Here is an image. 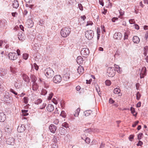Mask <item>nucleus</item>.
I'll list each match as a JSON object with an SVG mask.
<instances>
[{
  "label": "nucleus",
  "mask_w": 148,
  "mask_h": 148,
  "mask_svg": "<svg viewBox=\"0 0 148 148\" xmlns=\"http://www.w3.org/2000/svg\"><path fill=\"white\" fill-rule=\"evenodd\" d=\"M44 24V22L42 20H41L39 21V25H42Z\"/></svg>",
  "instance_id": "nucleus-61"
},
{
  "label": "nucleus",
  "mask_w": 148,
  "mask_h": 148,
  "mask_svg": "<svg viewBox=\"0 0 148 148\" xmlns=\"http://www.w3.org/2000/svg\"><path fill=\"white\" fill-rule=\"evenodd\" d=\"M78 7L79 8V9L82 11L83 10V6L81 4V3H79L78 4Z\"/></svg>",
  "instance_id": "nucleus-48"
},
{
  "label": "nucleus",
  "mask_w": 148,
  "mask_h": 148,
  "mask_svg": "<svg viewBox=\"0 0 148 148\" xmlns=\"http://www.w3.org/2000/svg\"><path fill=\"white\" fill-rule=\"evenodd\" d=\"M62 78L61 76L60 75H57L54 77L53 81L55 83H58L61 81Z\"/></svg>",
  "instance_id": "nucleus-5"
},
{
  "label": "nucleus",
  "mask_w": 148,
  "mask_h": 148,
  "mask_svg": "<svg viewBox=\"0 0 148 148\" xmlns=\"http://www.w3.org/2000/svg\"><path fill=\"white\" fill-rule=\"evenodd\" d=\"M26 25L28 28L32 27L34 25V23L32 21L31 19L27 20L26 23Z\"/></svg>",
  "instance_id": "nucleus-12"
},
{
  "label": "nucleus",
  "mask_w": 148,
  "mask_h": 148,
  "mask_svg": "<svg viewBox=\"0 0 148 148\" xmlns=\"http://www.w3.org/2000/svg\"><path fill=\"white\" fill-rule=\"evenodd\" d=\"M25 130V127L24 125L20 124L17 128V130L18 132L20 133L23 132Z\"/></svg>",
  "instance_id": "nucleus-11"
},
{
  "label": "nucleus",
  "mask_w": 148,
  "mask_h": 148,
  "mask_svg": "<svg viewBox=\"0 0 148 148\" xmlns=\"http://www.w3.org/2000/svg\"><path fill=\"white\" fill-rule=\"evenodd\" d=\"M45 75L48 78H51L54 75V71L50 68H48L45 70Z\"/></svg>",
  "instance_id": "nucleus-2"
},
{
  "label": "nucleus",
  "mask_w": 148,
  "mask_h": 148,
  "mask_svg": "<svg viewBox=\"0 0 148 148\" xmlns=\"http://www.w3.org/2000/svg\"><path fill=\"white\" fill-rule=\"evenodd\" d=\"M18 38L21 41H23L25 39V37L24 36V35L21 32L18 33Z\"/></svg>",
  "instance_id": "nucleus-14"
},
{
  "label": "nucleus",
  "mask_w": 148,
  "mask_h": 148,
  "mask_svg": "<svg viewBox=\"0 0 148 148\" xmlns=\"http://www.w3.org/2000/svg\"><path fill=\"white\" fill-rule=\"evenodd\" d=\"M141 103L140 102H139L136 104V107L137 108H139L140 107Z\"/></svg>",
  "instance_id": "nucleus-63"
},
{
  "label": "nucleus",
  "mask_w": 148,
  "mask_h": 148,
  "mask_svg": "<svg viewBox=\"0 0 148 148\" xmlns=\"http://www.w3.org/2000/svg\"><path fill=\"white\" fill-rule=\"evenodd\" d=\"M130 110L131 111V113L133 114V115L136 116L137 115V113H136L135 114H134L135 113V109L132 107H131L130 108Z\"/></svg>",
  "instance_id": "nucleus-32"
},
{
  "label": "nucleus",
  "mask_w": 148,
  "mask_h": 148,
  "mask_svg": "<svg viewBox=\"0 0 148 148\" xmlns=\"http://www.w3.org/2000/svg\"><path fill=\"white\" fill-rule=\"evenodd\" d=\"M143 135V134L141 133H140L138 134V139L140 140L141 139V137L142 135Z\"/></svg>",
  "instance_id": "nucleus-47"
},
{
  "label": "nucleus",
  "mask_w": 148,
  "mask_h": 148,
  "mask_svg": "<svg viewBox=\"0 0 148 148\" xmlns=\"http://www.w3.org/2000/svg\"><path fill=\"white\" fill-rule=\"evenodd\" d=\"M12 5L14 8H17L19 6V4L17 0H14L13 1Z\"/></svg>",
  "instance_id": "nucleus-21"
},
{
  "label": "nucleus",
  "mask_w": 148,
  "mask_h": 148,
  "mask_svg": "<svg viewBox=\"0 0 148 148\" xmlns=\"http://www.w3.org/2000/svg\"><path fill=\"white\" fill-rule=\"evenodd\" d=\"M143 144V142L140 140H139L137 145V146H141Z\"/></svg>",
  "instance_id": "nucleus-57"
},
{
  "label": "nucleus",
  "mask_w": 148,
  "mask_h": 148,
  "mask_svg": "<svg viewBox=\"0 0 148 148\" xmlns=\"http://www.w3.org/2000/svg\"><path fill=\"white\" fill-rule=\"evenodd\" d=\"M140 39L137 36H134L133 38V41L134 43L138 44L140 42Z\"/></svg>",
  "instance_id": "nucleus-20"
},
{
  "label": "nucleus",
  "mask_w": 148,
  "mask_h": 148,
  "mask_svg": "<svg viewBox=\"0 0 148 148\" xmlns=\"http://www.w3.org/2000/svg\"><path fill=\"white\" fill-rule=\"evenodd\" d=\"M128 40H124L123 45V46H125V47H127L129 45Z\"/></svg>",
  "instance_id": "nucleus-35"
},
{
  "label": "nucleus",
  "mask_w": 148,
  "mask_h": 148,
  "mask_svg": "<svg viewBox=\"0 0 148 148\" xmlns=\"http://www.w3.org/2000/svg\"><path fill=\"white\" fill-rule=\"evenodd\" d=\"M51 148H58V146L56 144L54 143L52 145Z\"/></svg>",
  "instance_id": "nucleus-52"
},
{
  "label": "nucleus",
  "mask_w": 148,
  "mask_h": 148,
  "mask_svg": "<svg viewBox=\"0 0 148 148\" xmlns=\"http://www.w3.org/2000/svg\"><path fill=\"white\" fill-rule=\"evenodd\" d=\"M14 86L16 88L19 89L21 87V84L20 83H17V82H16L14 84Z\"/></svg>",
  "instance_id": "nucleus-31"
},
{
  "label": "nucleus",
  "mask_w": 148,
  "mask_h": 148,
  "mask_svg": "<svg viewBox=\"0 0 148 148\" xmlns=\"http://www.w3.org/2000/svg\"><path fill=\"white\" fill-rule=\"evenodd\" d=\"M47 109L48 111L51 112L53 110L54 107L53 105L49 104L47 106Z\"/></svg>",
  "instance_id": "nucleus-16"
},
{
  "label": "nucleus",
  "mask_w": 148,
  "mask_h": 148,
  "mask_svg": "<svg viewBox=\"0 0 148 148\" xmlns=\"http://www.w3.org/2000/svg\"><path fill=\"white\" fill-rule=\"evenodd\" d=\"M114 101L112 98H110L109 100V102L110 104H113L114 102Z\"/></svg>",
  "instance_id": "nucleus-55"
},
{
  "label": "nucleus",
  "mask_w": 148,
  "mask_h": 148,
  "mask_svg": "<svg viewBox=\"0 0 148 148\" xmlns=\"http://www.w3.org/2000/svg\"><path fill=\"white\" fill-rule=\"evenodd\" d=\"M92 22L91 21H88L86 26H87L89 25H92Z\"/></svg>",
  "instance_id": "nucleus-58"
},
{
  "label": "nucleus",
  "mask_w": 148,
  "mask_h": 148,
  "mask_svg": "<svg viewBox=\"0 0 148 148\" xmlns=\"http://www.w3.org/2000/svg\"><path fill=\"white\" fill-rule=\"evenodd\" d=\"M144 54L145 56H146L147 53L148 51V46H146L144 47L143 48Z\"/></svg>",
  "instance_id": "nucleus-30"
},
{
  "label": "nucleus",
  "mask_w": 148,
  "mask_h": 148,
  "mask_svg": "<svg viewBox=\"0 0 148 148\" xmlns=\"http://www.w3.org/2000/svg\"><path fill=\"white\" fill-rule=\"evenodd\" d=\"M83 60L81 56H78L77 58V62L79 64H82L83 62Z\"/></svg>",
  "instance_id": "nucleus-18"
},
{
  "label": "nucleus",
  "mask_w": 148,
  "mask_h": 148,
  "mask_svg": "<svg viewBox=\"0 0 148 148\" xmlns=\"http://www.w3.org/2000/svg\"><path fill=\"white\" fill-rule=\"evenodd\" d=\"M147 70L145 67H143L141 70L140 74V77L141 78H143L146 75Z\"/></svg>",
  "instance_id": "nucleus-7"
},
{
  "label": "nucleus",
  "mask_w": 148,
  "mask_h": 148,
  "mask_svg": "<svg viewBox=\"0 0 148 148\" xmlns=\"http://www.w3.org/2000/svg\"><path fill=\"white\" fill-rule=\"evenodd\" d=\"M42 101V100L41 99H38L35 101L34 103L35 104L38 105L41 103Z\"/></svg>",
  "instance_id": "nucleus-34"
},
{
  "label": "nucleus",
  "mask_w": 148,
  "mask_h": 148,
  "mask_svg": "<svg viewBox=\"0 0 148 148\" xmlns=\"http://www.w3.org/2000/svg\"><path fill=\"white\" fill-rule=\"evenodd\" d=\"M6 21L5 19H3L0 21V26L1 27H5L6 25Z\"/></svg>",
  "instance_id": "nucleus-24"
},
{
  "label": "nucleus",
  "mask_w": 148,
  "mask_h": 148,
  "mask_svg": "<svg viewBox=\"0 0 148 148\" xmlns=\"http://www.w3.org/2000/svg\"><path fill=\"white\" fill-rule=\"evenodd\" d=\"M52 101L55 104H57V101L56 100V99L53 98V99H52Z\"/></svg>",
  "instance_id": "nucleus-64"
},
{
  "label": "nucleus",
  "mask_w": 148,
  "mask_h": 148,
  "mask_svg": "<svg viewBox=\"0 0 148 148\" xmlns=\"http://www.w3.org/2000/svg\"><path fill=\"white\" fill-rule=\"evenodd\" d=\"M6 117V116L4 113H0V122L4 121Z\"/></svg>",
  "instance_id": "nucleus-15"
},
{
  "label": "nucleus",
  "mask_w": 148,
  "mask_h": 148,
  "mask_svg": "<svg viewBox=\"0 0 148 148\" xmlns=\"http://www.w3.org/2000/svg\"><path fill=\"white\" fill-rule=\"evenodd\" d=\"M63 79L65 81H67L69 80L70 77L69 75L68 74L65 75L63 77Z\"/></svg>",
  "instance_id": "nucleus-33"
},
{
  "label": "nucleus",
  "mask_w": 148,
  "mask_h": 148,
  "mask_svg": "<svg viewBox=\"0 0 148 148\" xmlns=\"http://www.w3.org/2000/svg\"><path fill=\"white\" fill-rule=\"evenodd\" d=\"M71 31V29L69 27H64L61 29L60 33L62 36L63 37H66L70 34Z\"/></svg>",
  "instance_id": "nucleus-1"
},
{
  "label": "nucleus",
  "mask_w": 148,
  "mask_h": 148,
  "mask_svg": "<svg viewBox=\"0 0 148 148\" xmlns=\"http://www.w3.org/2000/svg\"><path fill=\"white\" fill-rule=\"evenodd\" d=\"M49 129L51 133L54 134L57 130V127L53 124H51L49 126Z\"/></svg>",
  "instance_id": "nucleus-9"
},
{
  "label": "nucleus",
  "mask_w": 148,
  "mask_h": 148,
  "mask_svg": "<svg viewBox=\"0 0 148 148\" xmlns=\"http://www.w3.org/2000/svg\"><path fill=\"white\" fill-rule=\"evenodd\" d=\"M128 35L126 33H125L124 34V40H128Z\"/></svg>",
  "instance_id": "nucleus-39"
},
{
  "label": "nucleus",
  "mask_w": 148,
  "mask_h": 148,
  "mask_svg": "<svg viewBox=\"0 0 148 148\" xmlns=\"http://www.w3.org/2000/svg\"><path fill=\"white\" fill-rule=\"evenodd\" d=\"M140 97V93L138 92L136 94V99L137 100H138Z\"/></svg>",
  "instance_id": "nucleus-46"
},
{
  "label": "nucleus",
  "mask_w": 148,
  "mask_h": 148,
  "mask_svg": "<svg viewBox=\"0 0 148 148\" xmlns=\"http://www.w3.org/2000/svg\"><path fill=\"white\" fill-rule=\"evenodd\" d=\"M52 141L54 142L55 144L56 143H57V142L58 140L56 137H54L52 139Z\"/></svg>",
  "instance_id": "nucleus-51"
},
{
  "label": "nucleus",
  "mask_w": 148,
  "mask_h": 148,
  "mask_svg": "<svg viewBox=\"0 0 148 148\" xmlns=\"http://www.w3.org/2000/svg\"><path fill=\"white\" fill-rule=\"evenodd\" d=\"M38 87V86L37 83H34L32 85V90L34 91H36L37 90Z\"/></svg>",
  "instance_id": "nucleus-27"
},
{
  "label": "nucleus",
  "mask_w": 148,
  "mask_h": 148,
  "mask_svg": "<svg viewBox=\"0 0 148 148\" xmlns=\"http://www.w3.org/2000/svg\"><path fill=\"white\" fill-rule=\"evenodd\" d=\"M100 4L102 6L104 5V3L102 0H99V1Z\"/></svg>",
  "instance_id": "nucleus-60"
},
{
  "label": "nucleus",
  "mask_w": 148,
  "mask_h": 148,
  "mask_svg": "<svg viewBox=\"0 0 148 148\" xmlns=\"http://www.w3.org/2000/svg\"><path fill=\"white\" fill-rule=\"evenodd\" d=\"M66 130L63 127H60L59 129V132L61 135H64L65 133Z\"/></svg>",
  "instance_id": "nucleus-19"
},
{
  "label": "nucleus",
  "mask_w": 148,
  "mask_h": 148,
  "mask_svg": "<svg viewBox=\"0 0 148 148\" xmlns=\"http://www.w3.org/2000/svg\"><path fill=\"white\" fill-rule=\"evenodd\" d=\"M118 18L114 17L112 18V21L113 22H115L116 21L118 20Z\"/></svg>",
  "instance_id": "nucleus-59"
},
{
  "label": "nucleus",
  "mask_w": 148,
  "mask_h": 148,
  "mask_svg": "<svg viewBox=\"0 0 148 148\" xmlns=\"http://www.w3.org/2000/svg\"><path fill=\"white\" fill-rule=\"evenodd\" d=\"M134 25V27H135V28L137 29V30H138L139 29V26L137 24H135Z\"/></svg>",
  "instance_id": "nucleus-62"
},
{
  "label": "nucleus",
  "mask_w": 148,
  "mask_h": 148,
  "mask_svg": "<svg viewBox=\"0 0 148 148\" xmlns=\"http://www.w3.org/2000/svg\"><path fill=\"white\" fill-rule=\"evenodd\" d=\"M23 57L24 59L26 60L28 57V55L27 53H24L23 54Z\"/></svg>",
  "instance_id": "nucleus-38"
},
{
  "label": "nucleus",
  "mask_w": 148,
  "mask_h": 148,
  "mask_svg": "<svg viewBox=\"0 0 148 148\" xmlns=\"http://www.w3.org/2000/svg\"><path fill=\"white\" fill-rule=\"evenodd\" d=\"M62 126L66 128H67L69 127L68 124L66 122L63 123L62 125Z\"/></svg>",
  "instance_id": "nucleus-45"
},
{
  "label": "nucleus",
  "mask_w": 148,
  "mask_h": 148,
  "mask_svg": "<svg viewBox=\"0 0 148 148\" xmlns=\"http://www.w3.org/2000/svg\"><path fill=\"white\" fill-rule=\"evenodd\" d=\"M7 73L4 69H1L0 70V75L1 76L5 75Z\"/></svg>",
  "instance_id": "nucleus-25"
},
{
  "label": "nucleus",
  "mask_w": 148,
  "mask_h": 148,
  "mask_svg": "<svg viewBox=\"0 0 148 148\" xmlns=\"http://www.w3.org/2000/svg\"><path fill=\"white\" fill-rule=\"evenodd\" d=\"M47 93V91L45 89H43L41 91V95H46Z\"/></svg>",
  "instance_id": "nucleus-37"
},
{
  "label": "nucleus",
  "mask_w": 148,
  "mask_h": 148,
  "mask_svg": "<svg viewBox=\"0 0 148 148\" xmlns=\"http://www.w3.org/2000/svg\"><path fill=\"white\" fill-rule=\"evenodd\" d=\"M77 71L79 74H82L84 72V69L82 66H79L77 69Z\"/></svg>",
  "instance_id": "nucleus-23"
},
{
  "label": "nucleus",
  "mask_w": 148,
  "mask_h": 148,
  "mask_svg": "<svg viewBox=\"0 0 148 148\" xmlns=\"http://www.w3.org/2000/svg\"><path fill=\"white\" fill-rule=\"evenodd\" d=\"M65 112L64 111H62L60 114V115H61L62 117H65Z\"/></svg>",
  "instance_id": "nucleus-54"
},
{
  "label": "nucleus",
  "mask_w": 148,
  "mask_h": 148,
  "mask_svg": "<svg viewBox=\"0 0 148 148\" xmlns=\"http://www.w3.org/2000/svg\"><path fill=\"white\" fill-rule=\"evenodd\" d=\"M22 77L23 79L25 82L27 83L29 82L30 79L29 77L27 75L25 74H23L22 75Z\"/></svg>",
  "instance_id": "nucleus-17"
},
{
  "label": "nucleus",
  "mask_w": 148,
  "mask_h": 148,
  "mask_svg": "<svg viewBox=\"0 0 148 148\" xmlns=\"http://www.w3.org/2000/svg\"><path fill=\"white\" fill-rule=\"evenodd\" d=\"M94 32L91 30L86 31L85 33V37L88 40H91L93 37Z\"/></svg>",
  "instance_id": "nucleus-3"
},
{
  "label": "nucleus",
  "mask_w": 148,
  "mask_h": 148,
  "mask_svg": "<svg viewBox=\"0 0 148 148\" xmlns=\"http://www.w3.org/2000/svg\"><path fill=\"white\" fill-rule=\"evenodd\" d=\"M34 66V67L35 69L36 70H38V66L36 64V63H34L33 64Z\"/></svg>",
  "instance_id": "nucleus-50"
},
{
  "label": "nucleus",
  "mask_w": 148,
  "mask_h": 148,
  "mask_svg": "<svg viewBox=\"0 0 148 148\" xmlns=\"http://www.w3.org/2000/svg\"><path fill=\"white\" fill-rule=\"evenodd\" d=\"M121 90L119 88H115L114 90V92L115 94H118L119 96H121L122 94L120 93Z\"/></svg>",
  "instance_id": "nucleus-22"
},
{
  "label": "nucleus",
  "mask_w": 148,
  "mask_h": 148,
  "mask_svg": "<svg viewBox=\"0 0 148 148\" xmlns=\"http://www.w3.org/2000/svg\"><path fill=\"white\" fill-rule=\"evenodd\" d=\"M139 123V121H135L134 122V124H133L132 125V126L133 127H135V126L138 124V123Z\"/></svg>",
  "instance_id": "nucleus-56"
},
{
  "label": "nucleus",
  "mask_w": 148,
  "mask_h": 148,
  "mask_svg": "<svg viewBox=\"0 0 148 148\" xmlns=\"http://www.w3.org/2000/svg\"><path fill=\"white\" fill-rule=\"evenodd\" d=\"M80 108H78L75 111L74 113V115L75 117H77L79 115V113L80 111Z\"/></svg>",
  "instance_id": "nucleus-26"
},
{
  "label": "nucleus",
  "mask_w": 148,
  "mask_h": 148,
  "mask_svg": "<svg viewBox=\"0 0 148 148\" xmlns=\"http://www.w3.org/2000/svg\"><path fill=\"white\" fill-rule=\"evenodd\" d=\"M92 111L90 110H86L84 112L85 116H89L92 112Z\"/></svg>",
  "instance_id": "nucleus-28"
},
{
  "label": "nucleus",
  "mask_w": 148,
  "mask_h": 148,
  "mask_svg": "<svg viewBox=\"0 0 148 148\" xmlns=\"http://www.w3.org/2000/svg\"><path fill=\"white\" fill-rule=\"evenodd\" d=\"M36 78L35 76L34 75H33L32 77V81L33 82V84L34 83H36V80L35 79V78Z\"/></svg>",
  "instance_id": "nucleus-40"
},
{
  "label": "nucleus",
  "mask_w": 148,
  "mask_h": 148,
  "mask_svg": "<svg viewBox=\"0 0 148 148\" xmlns=\"http://www.w3.org/2000/svg\"><path fill=\"white\" fill-rule=\"evenodd\" d=\"M46 103H43L42 104V105L40 106V109H44L46 106Z\"/></svg>",
  "instance_id": "nucleus-49"
},
{
  "label": "nucleus",
  "mask_w": 148,
  "mask_h": 148,
  "mask_svg": "<svg viewBox=\"0 0 148 148\" xmlns=\"http://www.w3.org/2000/svg\"><path fill=\"white\" fill-rule=\"evenodd\" d=\"M89 50L88 48H82L81 51V54L83 57H85L88 56L89 53Z\"/></svg>",
  "instance_id": "nucleus-4"
},
{
  "label": "nucleus",
  "mask_w": 148,
  "mask_h": 148,
  "mask_svg": "<svg viewBox=\"0 0 148 148\" xmlns=\"http://www.w3.org/2000/svg\"><path fill=\"white\" fill-rule=\"evenodd\" d=\"M106 84L108 86H110L111 84V82L109 80H107L105 81Z\"/></svg>",
  "instance_id": "nucleus-41"
},
{
  "label": "nucleus",
  "mask_w": 148,
  "mask_h": 148,
  "mask_svg": "<svg viewBox=\"0 0 148 148\" xmlns=\"http://www.w3.org/2000/svg\"><path fill=\"white\" fill-rule=\"evenodd\" d=\"M28 110H21L22 113V115L23 116H25L28 115L29 114L27 113L28 112Z\"/></svg>",
  "instance_id": "nucleus-29"
},
{
  "label": "nucleus",
  "mask_w": 148,
  "mask_h": 148,
  "mask_svg": "<svg viewBox=\"0 0 148 148\" xmlns=\"http://www.w3.org/2000/svg\"><path fill=\"white\" fill-rule=\"evenodd\" d=\"M8 56L9 58L11 60H14L17 58V54L15 53H10Z\"/></svg>",
  "instance_id": "nucleus-8"
},
{
  "label": "nucleus",
  "mask_w": 148,
  "mask_h": 148,
  "mask_svg": "<svg viewBox=\"0 0 148 148\" xmlns=\"http://www.w3.org/2000/svg\"><path fill=\"white\" fill-rule=\"evenodd\" d=\"M6 42L5 41H3L2 40H0V47H2L3 46L5 45Z\"/></svg>",
  "instance_id": "nucleus-36"
},
{
  "label": "nucleus",
  "mask_w": 148,
  "mask_h": 148,
  "mask_svg": "<svg viewBox=\"0 0 148 148\" xmlns=\"http://www.w3.org/2000/svg\"><path fill=\"white\" fill-rule=\"evenodd\" d=\"M85 141L86 143L89 144L90 142V139L88 137H86L85 140Z\"/></svg>",
  "instance_id": "nucleus-42"
},
{
  "label": "nucleus",
  "mask_w": 148,
  "mask_h": 148,
  "mask_svg": "<svg viewBox=\"0 0 148 148\" xmlns=\"http://www.w3.org/2000/svg\"><path fill=\"white\" fill-rule=\"evenodd\" d=\"M6 142L8 145H13L14 142V139L12 137H10L7 139Z\"/></svg>",
  "instance_id": "nucleus-13"
},
{
  "label": "nucleus",
  "mask_w": 148,
  "mask_h": 148,
  "mask_svg": "<svg viewBox=\"0 0 148 148\" xmlns=\"http://www.w3.org/2000/svg\"><path fill=\"white\" fill-rule=\"evenodd\" d=\"M24 103L26 104H27L28 101V98L27 97H25L23 98Z\"/></svg>",
  "instance_id": "nucleus-44"
},
{
  "label": "nucleus",
  "mask_w": 148,
  "mask_h": 148,
  "mask_svg": "<svg viewBox=\"0 0 148 148\" xmlns=\"http://www.w3.org/2000/svg\"><path fill=\"white\" fill-rule=\"evenodd\" d=\"M10 91L14 94V95H17V93L15 91H14L13 89H11L10 90Z\"/></svg>",
  "instance_id": "nucleus-53"
},
{
  "label": "nucleus",
  "mask_w": 148,
  "mask_h": 148,
  "mask_svg": "<svg viewBox=\"0 0 148 148\" xmlns=\"http://www.w3.org/2000/svg\"><path fill=\"white\" fill-rule=\"evenodd\" d=\"M114 69L112 67H109L107 69L108 75L110 77H113L115 75L114 72L113 70Z\"/></svg>",
  "instance_id": "nucleus-6"
},
{
  "label": "nucleus",
  "mask_w": 148,
  "mask_h": 148,
  "mask_svg": "<svg viewBox=\"0 0 148 148\" xmlns=\"http://www.w3.org/2000/svg\"><path fill=\"white\" fill-rule=\"evenodd\" d=\"M122 37V35L121 33L120 32L115 33L113 36V38L114 39L118 40H120Z\"/></svg>",
  "instance_id": "nucleus-10"
},
{
  "label": "nucleus",
  "mask_w": 148,
  "mask_h": 148,
  "mask_svg": "<svg viewBox=\"0 0 148 148\" xmlns=\"http://www.w3.org/2000/svg\"><path fill=\"white\" fill-rule=\"evenodd\" d=\"M53 93L51 92L49 95V96H48V99L49 100H50L52 98V96H53Z\"/></svg>",
  "instance_id": "nucleus-43"
}]
</instances>
